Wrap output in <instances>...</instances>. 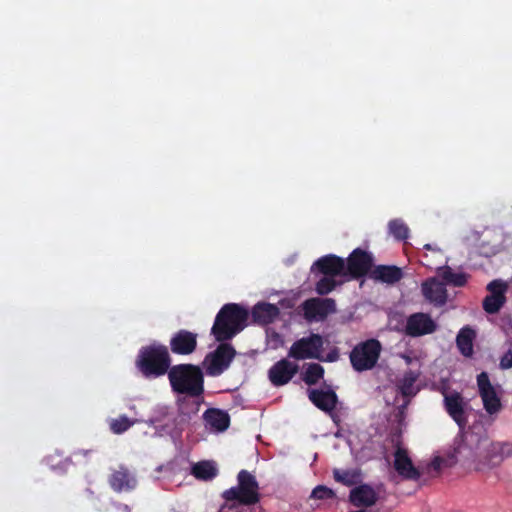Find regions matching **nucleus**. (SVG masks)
I'll return each instance as SVG.
<instances>
[{
    "instance_id": "f257e3e1",
    "label": "nucleus",
    "mask_w": 512,
    "mask_h": 512,
    "mask_svg": "<svg viewBox=\"0 0 512 512\" xmlns=\"http://www.w3.org/2000/svg\"><path fill=\"white\" fill-rule=\"evenodd\" d=\"M221 497L224 503L219 512H225L226 509L235 512H253L252 509H245V507L260 502L259 484L254 475L243 469L237 475V485L224 490Z\"/></svg>"
},
{
    "instance_id": "f03ea898",
    "label": "nucleus",
    "mask_w": 512,
    "mask_h": 512,
    "mask_svg": "<svg viewBox=\"0 0 512 512\" xmlns=\"http://www.w3.org/2000/svg\"><path fill=\"white\" fill-rule=\"evenodd\" d=\"M248 318V310L240 304H224L215 317L211 334L218 342L231 340L246 327Z\"/></svg>"
},
{
    "instance_id": "7ed1b4c3",
    "label": "nucleus",
    "mask_w": 512,
    "mask_h": 512,
    "mask_svg": "<svg viewBox=\"0 0 512 512\" xmlns=\"http://www.w3.org/2000/svg\"><path fill=\"white\" fill-rule=\"evenodd\" d=\"M168 379L174 393L203 398L204 375L199 366L189 363L174 365L168 372Z\"/></svg>"
},
{
    "instance_id": "20e7f679",
    "label": "nucleus",
    "mask_w": 512,
    "mask_h": 512,
    "mask_svg": "<svg viewBox=\"0 0 512 512\" xmlns=\"http://www.w3.org/2000/svg\"><path fill=\"white\" fill-rule=\"evenodd\" d=\"M171 357L168 348L162 344H151L140 349L136 366L145 377H159L168 374Z\"/></svg>"
},
{
    "instance_id": "39448f33",
    "label": "nucleus",
    "mask_w": 512,
    "mask_h": 512,
    "mask_svg": "<svg viewBox=\"0 0 512 512\" xmlns=\"http://www.w3.org/2000/svg\"><path fill=\"white\" fill-rule=\"evenodd\" d=\"M381 353V344L376 339L358 343L350 352L349 358L357 372L371 370L377 364Z\"/></svg>"
},
{
    "instance_id": "423d86ee",
    "label": "nucleus",
    "mask_w": 512,
    "mask_h": 512,
    "mask_svg": "<svg viewBox=\"0 0 512 512\" xmlns=\"http://www.w3.org/2000/svg\"><path fill=\"white\" fill-rule=\"evenodd\" d=\"M323 346V337L320 334L311 333L307 337L296 340L291 345L288 351V358H292L296 361L306 359L323 360Z\"/></svg>"
},
{
    "instance_id": "0eeeda50",
    "label": "nucleus",
    "mask_w": 512,
    "mask_h": 512,
    "mask_svg": "<svg viewBox=\"0 0 512 512\" xmlns=\"http://www.w3.org/2000/svg\"><path fill=\"white\" fill-rule=\"evenodd\" d=\"M236 351L231 344L220 342L219 346L209 353L204 360L206 372L210 376H219L230 365Z\"/></svg>"
},
{
    "instance_id": "6e6552de",
    "label": "nucleus",
    "mask_w": 512,
    "mask_h": 512,
    "mask_svg": "<svg viewBox=\"0 0 512 512\" xmlns=\"http://www.w3.org/2000/svg\"><path fill=\"white\" fill-rule=\"evenodd\" d=\"M373 255L361 248L354 249L347 258L345 263L346 275L352 279H359L366 275L370 276L373 270Z\"/></svg>"
},
{
    "instance_id": "1a4fd4ad",
    "label": "nucleus",
    "mask_w": 512,
    "mask_h": 512,
    "mask_svg": "<svg viewBox=\"0 0 512 512\" xmlns=\"http://www.w3.org/2000/svg\"><path fill=\"white\" fill-rule=\"evenodd\" d=\"M477 386L485 411L491 416L498 414L502 410L501 399L487 372H481L477 375Z\"/></svg>"
},
{
    "instance_id": "9d476101",
    "label": "nucleus",
    "mask_w": 512,
    "mask_h": 512,
    "mask_svg": "<svg viewBox=\"0 0 512 512\" xmlns=\"http://www.w3.org/2000/svg\"><path fill=\"white\" fill-rule=\"evenodd\" d=\"M302 309L306 320L322 321L336 312V302L332 298H310L303 302Z\"/></svg>"
},
{
    "instance_id": "9b49d317",
    "label": "nucleus",
    "mask_w": 512,
    "mask_h": 512,
    "mask_svg": "<svg viewBox=\"0 0 512 512\" xmlns=\"http://www.w3.org/2000/svg\"><path fill=\"white\" fill-rule=\"evenodd\" d=\"M489 294L483 299L482 306L488 314L498 313L506 303L508 284L501 280H492L486 287Z\"/></svg>"
},
{
    "instance_id": "f8f14e48",
    "label": "nucleus",
    "mask_w": 512,
    "mask_h": 512,
    "mask_svg": "<svg viewBox=\"0 0 512 512\" xmlns=\"http://www.w3.org/2000/svg\"><path fill=\"white\" fill-rule=\"evenodd\" d=\"M202 398H192L190 396L179 395L176 401L178 414L175 417V426L178 430L183 431L188 426L193 417H196Z\"/></svg>"
},
{
    "instance_id": "ddd939ff",
    "label": "nucleus",
    "mask_w": 512,
    "mask_h": 512,
    "mask_svg": "<svg viewBox=\"0 0 512 512\" xmlns=\"http://www.w3.org/2000/svg\"><path fill=\"white\" fill-rule=\"evenodd\" d=\"M436 330L437 324L429 314L417 312L408 316L404 331L410 337H420L432 334Z\"/></svg>"
},
{
    "instance_id": "4468645a",
    "label": "nucleus",
    "mask_w": 512,
    "mask_h": 512,
    "mask_svg": "<svg viewBox=\"0 0 512 512\" xmlns=\"http://www.w3.org/2000/svg\"><path fill=\"white\" fill-rule=\"evenodd\" d=\"M444 395V408L447 414L455 421L460 429H464L468 423V415L465 407L466 403L459 392L447 393Z\"/></svg>"
},
{
    "instance_id": "2eb2a0df",
    "label": "nucleus",
    "mask_w": 512,
    "mask_h": 512,
    "mask_svg": "<svg viewBox=\"0 0 512 512\" xmlns=\"http://www.w3.org/2000/svg\"><path fill=\"white\" fill-rule=\"evenodd\" d=\"M299 365L284 358L277 361L268 371V378L275 387L288 384L298 373Z\"/></svg>"
},
{
    "instance_id": "dca6fc26",
    "label": "nucleus",
    "mask_w": 512,
    "mask_h": 512,
    "mask_svg": "<svg viewBox=\"0 0 512 512\" xmlns=\"http://www.w3.org/2000/svg\"><path fill=\"white\" fill-rule=\"evenodd\" d=\"M421 291L424 298L435 307H442L448 301L446 286L437 277H431L422 282Z\"/></svg>"
},
{
    "instance_id": "f3484780",
    "label": "nucleus",
    "mask_w": 512,
    "mask_h": 512,
    "mask_svg": "<svg viewBox=\"0 0 512 512\" xmlns=\"http://www.w3.org/2000/svg\"><path fill=\"white\" fill-rule=\"evenodd\" d=\"M394 469L405 480L418 481L422 473L413 465L406 449L397 447L394 453Z\"/></svg>"
},
{
    "instance_id": "a211bd4d",
    "label": "nucleus",
    "mask_w": 512,
    "mask_h": 512,
    "mask_svg": "<svg viewBox=\"0 0 512 512\" xmlns=\"http://www.w3.org/2000/svg\"><path fill=\"white\" fill-rule=\"evenodd\" d=\"M345 261L343 258L329 254L320 257L312 265L311 270H317L319 273L325 276H346Z\"/></svg>"
},
{
    "instance_id": "6ab92c4d",
    "label": "nucleus",
    "mask_w": 512,
    "mask_h": 512,
    "mask_svg": "<svg viewBox=\"0 0 512 512\" xmlns=\"http://www.w3.org/2000/svg\"><path fill=\"white\" fill-rule=\"evenodd\" d=\"M197 348V334L181 329L170 339V349L177 355H190Z\"/></svg>"
},
{
    "instance_id": "aec40b11",
    "label": "nucleus",
    "mask_w": 512,
    "mask_h": 512,
    "mask_svg": "<svg viewBox=\"0 0 512 512\" xmlns=\"http://www.w3.org/2000/svg\"><path fill=\"white\" fill-rule=\"evenodd\" d=\"M108 483L117 493L129 492L136 488L137 479L127 467L120 465L109 475Z\"/></svg>"
},
{
    "instance_id": "412c9836",
    "label": "nucleus",
    "mask_w": 512,
    "mask_h": 512,
    "mask_svg": "<svg viewBox=\"0 0 512 512\" xmlns=\"http://www.w3.org/2000/svg\"><path fill=\"white\" fill-rule=\"evenodd\" d=\"M377 501V492L368 484H360L350 490L349 502L355 507H371Z\"/></svg>"
},
{
    "instance_id": "4be33fe9",
    "label": "nucleus",
    "mask_w": 512,
    "mask_h": 512,
    "mask_svg": "<svg viewBox=\"0 0 512 512\" xmlns=\"http://www.w3.org/2000/svg\"><path fill=\"white\" fill-rule=\"evenodd\" d=\"M309 400L320 410L332 412L337 405V394L332 390L311 389L308 392Z\"/></svg>"
},
{
    "instance_id": "5701e85b",
    "label": "nucleus",
    "mask_w": 512,
    "mask_h": 512,
    "mask_svg": "<svg viewBox=\"0 0 512 512\" xmlns=\"http://www.w3.org/2000/svg\"><path fill=\"white\" fill-rule=\"evenodd\" d=\"M251 314L255 323L267 325L274 322L280 310L275 304L261 302L253 307Z\"/></svg>"
},
{
    "instance_id": "b1692460",
    "label": "nucleus",
    "mask_w": 512,
    "mask_h": 512,
    "mask_svg": "<svg viewBox=\"0 0 512 512\" xmlns=\"http://www.w3.org/2000/svg\"><path fill=\"white\" fill-rule=\"evenodd\" d=\"M403 277L402 270L394 265L374 266L370 273V278L387 284H394Z\"/></svg>"
},
{
    "instance_id": "393cba45",
    "label": "nucleus",
    "mask_w": 512,
    "mask_h": 512,
    "mask_svg": "<svg viewBox=\"0 0 512 512\" xmlns=\"http://www.w3.org/2000/svg\"><path fill=\"white\" fill-rule=\"evenodd\" d=\"M203 419L206 425L221 432L225 431L230 424L228 413L217 408L207 409L203 414Z\"/></svg>"
},
{
    "instance_id": "a878e982",
    "label": "nucleus",
    "mask_w": 512,
    "mask_h": 512,
    "mask_svg": "<svg viewBox=\"0 0 512 512\" xmlns=\"http://www.w3.org/2000/svg\"><path fill=\"white\" fill-rule=\"evenodd\" d=\"M476 338V332L470 326H464L460 329L456 337V345L464 357L473 355V343Z\"/></svg>"
},
{
    "instance_id": "bb28decb",
    "label": "nucleus",
    "mask_w": 512,
    "mask_h": 512,
    "mask_svg": "<svg viewBox=\"0 0 512 512\" xmlns=\"http://www.w3.org/2000/svg\"><path fill=\"white\" fill-rule=\"evenodd\" d=\"M504 460L505 459L500 454L498 447L494 442H492L486 449L484 457L479 460L478 464L476 465V470L480 472L491 470L500 466Z\"/></svg>"
},
{
    "instance_id": "cd10ccee",
    "label": "nucleus",
    "mask_w": 512,
    "mask_h": 512,
    "mask_svg": "<svg viewBox=\"0 0 512 512\" xmlns=\"http://www.w3.org/2000/svg\"><path fill=\"white\" fill-rule=\"evenodd\" d=\"M438 276L442 279V282L446 285L454 287H463L468 281V275L464 272H455L449 266L439 267L437 269Z\"/></svg>"
},
{
    "instance_id": "c85d7f7f",
    "label": "nucleus",
    "mask_w": 512,
    "mask_h": 512,
    "mask_svg": "<svg viewBox=\"0 0 512 512\" xmlns=\"http://www.w3.org/2000/svg\"><path fill=\"white\" fill-rule=\"evenodd\" d=\"M192 474L199 480L209 481L218 474V469L212 461H201L192 468Z\"/></svg>"
},
{
    "instance_id": "c756f323",
    "label": "nucleus",
    "mask_w": 512,
    "mask_h": 512,
    "mask_svg": "<svg viewBox=\"0 0 512 512\" xmlns=\"http://www.w3.org/2000/svg\"><path fill=\"white\" fill-rule=\"evenodd\" d=\"M333 478L336 482L345 486H353L361 481V472L358 469L333 470Z\"/></svg>"
},
{
    "instance_id": "7c9ffc66",
    "label": "nucleus",
    "mask_w": 512,
    "mask_h": 512,
    "mask_svg": "<svg viewBox=\"0 0 512 512\" xmlns=\"http://www.w3.org/2000/svg\"><path fill=\"white\" fill-rule=\"evenodd\" d=\"M419 374L409 370L405 372L403 378L399 381L397 387L403 397H412L415 395L414 384L418 379Z\"/></svg>"
},
{
    "instance_id": "2f4dec72",
    "label": "nucleus",
    "mask_w": 512,
    "mask_h": 512,
    "mask_svg": "<svg viewBox=\"0 0 512 512\" xmlns=\"http://www.w3.org/2000/svg\"><path fill=\"white\" fill-rule=\"evenodd\" d=\"M324 376V368L318 363H310L307 365L302 380L307 385H315Z\"/></svg>"
},
{
    "instance_id": "473e14b6",
    "label": "nucleus",
    "mask_w": 512,
    "mask_h": 512,
    "mask_svg": "<svg viewBox=\"0 0 512 512\" xmlns=\"http://www.w3.org/2000/svg\"><path fill=\"white\" fill-rule=\"evenodd\" d=\"M389 233L399 241L406 240L409 236V228L401 219H393L388 223Z\"/></svg>"
},
{
    "instance_id": "72a5a7b5",
    "label": "nucleus",
    "mask_w": 512,
    "mask_h": 512,
    "mask_svg": "<svg viewBox=\"0 0 512 512\" xmlns=\"http://www.w3.org/2000/svg\"><path fill=\"white\" fill-rule=\"evenodd\" d=\"M334 276H323L319 281L316 282L315 291L317 294L323 296L332 292L341 282L334 279Z\"/></svg>"
},
{
    "instance_id": "f704fd0d",
    "label": "nucleus",
    "mask_w": 512,
    "mask_h": 512,
    "mask_svg": "<svg viewBox=\"0 0 512 512\" xmlns=\"http://www.w3.org/2000/svg\"><path fill=\"white\" fill-rule=\"evenodd\" d=\"M134 422L130 420L127 416H120L117 419H113L110 423V429L115 434H121L127 431Z\"/></svg>"
},
{
    "instance_id": "c9c22d12",
    "label": "nucleus",
    "mask_w": 512,
    "mask_h": 512,
    "mask_svg": "<svg viewBox=\"0 0 512 512\" xmlns=\"http://www.w3.org/2000/svg\"><path fill=\"white\" fill-rule=\"evenodd\" d=\"M310 497L318 500H328L336 498V493L325 485H318L312 490Z\"/></svg>"
},
{
    "instance_id": "e433bc0d",
    "label": "nucleus",
    "mask_w": 512,
    "mask_h": 512,
    "mask_svg": "<svg viewBox=\"0 0 512 512\" xmlns=\"http://www.w3.org/2000/svg\"><path fill=\"white\" fill-rule=\"evenodd\" d=\"M504 459L512 457V442H494Z\"/></svg>"
},
{
    "instance_id": "4c0bfd02",
    "label": "nucleus",
    "mask_w": 512,
    "mask_h": 512,
    "mask_svg": "<svg viewBox=\"0 0 512 512\" xmlns=\"http://www.w3.org/2000/svg\"><path fill=\"white\" fill-rule=\"evenodd\" d=\"M500 367L502 369L512 368V350H508L500 359Z\"/></svg>"
},
{
    "instance_id": "58836bf2",
    "label": "nucleus",
    "mask_w": 512,
    "mask_h": 512,
    "mask_svg": "<svg viewBox=\"0 0 512 512\" xmlns=\"http://www.w3.org/2000/svg\"><path fill=\"white\" fill-rule=\"evenodd\" d=\"M442 464H443V459L440 456H436L431 460V462L429 464V468H431L435 472L439 473L441 470Z\"/></svg>"
},
{
    "instance_id": "ea45409f",
    "label": "nucleus",
    "mask_w": 512,
    "mask_h": 512,
    "mask_svg": "<svg viewBox=\"0 0 512 512\" xmlns=\"http://www.w3.org/2000/svg\"><path fill=\"white\" fill-rule=\"evenodd\" d=\"M409 404V400H407L403 405L399 407V413L403 414L404 410L406 409L407 405Z\"/></svg>"
},
{
    "instance_id": "a19ab883",
    "label": "nucleus",
    "mask_w": 512,
    "mask_h": 512,
    "mask_svg": "<svg viewBox=\"0 0 512 512\" xmlns=\"http://www.w3.org/2000/svg\"><path fill=\"white\" fill-rule=\"evenodd\" d=\"M336 358H337V356H336V355L329 354V355H328L327 360L332 362V361H335V360H336Z\"/></svg>"
},
{
    "instance_id": "79ce46f5",
    "label": "nucleus",
    "mask_w": 512,
    "mask_h": 512,
    "mask_svg": "<svg viewBox=\"0 0 512 512\" xmlns=\"http://www.w3.org/2000/svg\"><path fill=\"white\" fill-rule=\"evenodd\" d=\"M424 249H427V250H432V247L430 244H426L424 245Z\"/></svg>"
}]
</instances>
